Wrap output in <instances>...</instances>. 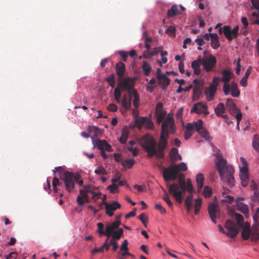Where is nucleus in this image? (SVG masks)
Here are the masks:
<instances>
[{"instance_id":"f257e3e1","label":"nucleus","mask_w":259,"mask_h":259,"mask_svg":"<svg viewBox=\"0 0 259 259\" xmlns=\"http://www.w3.org/2000/svg\"><path fill=\"white\" fill-rule=\"evenodd\" d=\"M175 132L174 118L168 115L161 124L160 136L157 144L155 139L149 135H146L140 139V143L143 149L147 153L148 158L155 156L157 158L164 157L163 151L167 145L169 134Z\"/></svg>"},{"instance_id":"f03ea898","label":"nucleus","mask_w":259,"mask_h":259,"mask_svg":"<svg viewBox=\"0 0 259 259\" xmlns=\"http://www.w3.org/2000/svg\"><path fill=\"white\" fill-rule=\"evenodd\" d=\"M214 156L217 157L215 160V166L221 180L224 182H226L231 187L233 186L235 183L233 167L227 164V160L223 158L219 150L214 154Z\"/></svg>"},{"instance_id":"7ed1b4c3","label":"nucleus","mask_w":259,"mask_h":259,"mask_svg":"<svg viewBox=\"0 0 259 259\" xmlns=\"http://www.w3.org/2000/svg\"><path fill=\"white\" fill-rule=\"evenodd\" d=\"M187 166L184 162H181L179 164L171 165L167 168H164L162 174L165 181H175L178 177L179 171H185Z\"/></svg>"},{"instance_id":"20e7f679","label":"nucleus","mask_w":259,"mask_h":259,"mask_svg":"<svg viewBox=\"0 0 259 259\" xmlns=\"http://www.w3.org/2000/svg\"><path fill=\"white\" fill-rule=\"evenodd\" d=\"M179 187L176 183H174L169 186L168 189L169 194L172 195L176 201L181 203L182 201V195L186 191L187 182L184 180V175L180 174Z\"/></svg>"},{"instance_id":"39448f33","label":"nucleus","mask_w":259,"mask_h":259,"mask_svg":"<svg viewBox=\"0 0 259 259\" xmlns=\"http://www.w3.org/2000/svg\"><path fill=\"white\" fill-rule=\"evenodd\" d=\"M59 175L60 180L64 182L66 190L69 192L72 191L75 182H77V177L73 172L68 171L60 172Z\"/></svg>"},{"instance_id":"423d86ee","label":"nucleus","mask_w":259,"mask_h":259,"mask_svg":"<svg viewBox=\"0 0 259 259\" xmlns=\"http://www.w3.org/2000/svg\"><path fill=\"white\" fill-rule=\"evenodd\" d=\"M202 61L203 69L206 72L212 71L216 66V58L207 51H204Z\"/></svg>"},{"instance_id":"0eeeda50","label":"nucleus","mask_w":259,"mask_h":259,"mask_svg":"<svg viewBox=\"0 0 259 259\" xmlns=\"http://www.w3.org/2000/svg\"><path fill=\"white\" fill-rule=\"evenodd\" d=\"M239 29V28L238 25L235 26L232 30H231L230 26L226 25L224 26L223 28L220 27L219 29V33L220 34L224 33L226 38L229 41H231L237 37Z\"/></svg>"},{"instance_id":"6e6552de","label":"nucleus","mask_w":259,"mask_h":259,"mask_svg":"<svg viewBox=\"0 0 259 259\" xmlns=\"http://www.w3.org/2000/svg\"><path fill=\"white\" fill-rule=\"evenodd\" d=\"M240 160L242 163V165L240 167L239 176L241 180V185L245 187L247 186L249 181L247 162L245 158L242 157H240Z\"/></svg>"},{"instance_id":"1a4fd4ad","label":"nucleus","mask_w":259,"mask_h":259,"mask_svg":"<svg viewBox=\"0 0 259 259\" xmlns=\"http://www.w3.org/2000/svg\"><path fill=\"white\" fill-rule=\"evenodd\" d=\"M221 74L222 76L220 78L221 81L224 82L223 91L224 94L227 96L229 94L230 90V84L229 83V82L231 79L233 74L229 69H224L222 70Z\"/></svg>"},{"instance_id":"9d476101","label":"nucleus","mask_w":259,"mask_h":259,"mask_svg":"<svg viewBox=\"0 0 259 259\" xmlns=\"http://www.w3.org/2000/svg\"><path fill=\"white\" fill-rule=\"evenodd\" d=\"M225 227L228 231L226 235L232 238L236 237L239 232L235 223L232 220H228L226 222Z\"/></svg>"},{"instance_id":"9b49d317","label":"nucleus","mask_w":259,"mask_h":259,"mask_svg":"<svg viewBox=\"0 0 259 259\" xmlns=\"http://www.w3.org/2000/svg\"><path fill=\"white\" fill-rule=\"evenodd\" d=\"M134 79L128 77L121 80L119 83V86L120 88L128 90L130 97L132 96V91L135 90L133 89L134 86Z\"/></svg>"},{"instance_id":"f8f14e48","label":"nucleus","mask_w":259,"mask_h":259,"mask_svg":"<svg viewBox=\"0 0 259 259\" xmlns=\"http://www.w3.org/2000/svg\"><path fill=\"white\" fill-rule=\"evenodd\" d=\"M208 213L211 221L215 224L217 223L216 218L220 215V208L218 203H210L208 207Z\"/></svg>"},{"instance_id":"ddd939ff","label":"nucleus","mask_w":259,"mask_h":259,"mask_svg":"<svg viewBox=\"0 0 259 259\" xmlns=\"http://www.w3.org/2000/svg\"><path fill=\"white\" fill-rule=\"evenodd\" d=\"M191 112H194L198 114H204L205 115L209 114L207 105L202 102H198L194 104Z\"/></svg>"},{"instance_id":"4468645a","label":"nucleus","mask_w":259,"mask_h":259,"mask_svg":"<svg viewBox=\"0 0 259 259\" xmlns=\"http://www.w3.org/2000/svg\"><path fill=\"white\" fill-rule=\"evenodd\" d=\"M105 206L106 213L109 217L114 214V211L121 207V205L117 201H113L112 203L103 202Z\"/></svg>"},{"instance_id":"2eb2a0df","label":"nucleus","mask_w":259,"mask_h":259,"mask_svg":"<svg viewBox=\"0 0 259 259\" xmlns=\"http://www.w3.org/2000/svg\"><path fill=\"white\" fill-rule=\"evenodd\" d=\"M92 141L94 145V148L96 147L100 151L102 150H106L108 152L112 151L111 146L105 140H95L93 139Z\"/></svg>"},{"instance_id":"dca6fc26","label":"nucleus","mask_w":259,"mask_h":259,"mask_svg":"<svg viewBox=\"0 0 259 259\" xmlns=\"http://www.w3.org/2000/svg\"><path fill=\"white\" fill-rule=\"evenodd\" d=\"M226 106L228 108L229 113L236 117V115L241 112L240 109L236 106L233 102L232 99H228L226 101Z\"/></svg>"},{"instance_id":"f3484780","label":"nucleus","mask_w":259,"mask_h":259,"mask_svg":"<svg viewBox=\"0 0 259 259\" xmlns=\"http://www.w3.org/2000/svg\"><path fill=\"white\" fill-rule=\"evenodd\" d=\"M84 190H83L87 194L91 193L92 194L91 198L92 199L97 200L99 198L101 195V193L99 191H96L97 189L91 185H87L84 186Z\"/></svg>"},{"instance_id":"a211bd4d","label":"nucleus","mask_w":259,"mask_h":259,"mask_svg":"<svg viewBox=\"0 0 259 259\" xmlns=\"http://www.w3.org/2000/svg\"><path fill=\"white\" fill-rule=\"evenodd\" d=\"M160 69H158L157 78L159 81V84L162 86L163 90H165L164 88H166L169 84L170 79L164 74H159Z\"/></svg>"},{"instance_id":"6ab92c4d","label":"nucleus","mask_w":259,"mask_h":259,"mask_svg":"<svg viewBox=\"0 0 259 259\" xmlns=\"http://www.w3.org/2000/svg\"><path fill=\"white\" fill-rule=\"evenodd\" d=\"M217 89L215 85H210L208 88L205 89V94L208 101L212 100L214 97Z\"/></svg>"},{"instance_id":"aec40b11","label":"nucleus","mask_w":259,"mask_h":259,"mask_svg":"<svg viewBox=\"0 0 259 259\" xmlns=\"http://www.w3.org/2000/svg\"><path fill=\"white\" fill-rule=\"evenodd\" d=\"M203 121L199 119L198 121L193 122V123H188L187 125L188 126V129H190L193 132L195 131L199 132L202 128Z\"/></svg>"},{"instance_id":"412c9836","label":"nucleus","mask_w":259,"mask_h":259,"mask_svg":"<svg viewBox=\"0 0 259 259\" xmlns=\"http://www.w3.org/2000/svg\"><path fill=\"white\" fill-rule=\"evenodd\" d=\"M125 72V65L121 61L118 62L116 65V72L119 79H121Z\"/></svg>"},{"instance_id":"4be33fe9","label":"nucleus","mask_w":259,"mask_h":259,"mask_svg":"<svg viewBox=\"0 0 259 259\" xmlns=\"http://www.w3.org/2000/svg\"><path fill=\"white\" fill-rule=\"evenodd\" d=\"M52 186L54 192L57 193H58L59 191H61V188L62 187L63 183L58 178L55 177L53 180Z\"/></svg>"},{"instance_id":"5701e85b","label":"nucleus","mask_w":259,"mask_h":259,"mask_svg":"<svg viewBox=\"0 0 259 259\" xmlns=\"http://www.w3.org/2000/svg\"><path fill=\"white\" fill-rule=\"evenodd\" d=\"M214 113L218 117H223L224 114L226 111L225 105L223 103L218 104L217 107L214 108Z\"/></svg>"},{"instance_id":"b1692460","label":"nucleus","mask_w":259,"mask_h":259,"mask_svg":"<svg viewBox=\"0 0 259 259\" xmlns=\"http://www.w3.org/2000/svg\"><path fill=\"white\" fill-rule=\"evenodd\" d=\"M237 210L243 213L245 216L248 215L249 209L247 205L241 202H238L236 203Z\"/></svg>"},{"instance_id":"393cba45","label":"nucleus","mask_w":259,"mask_h":259,"mask_svg":"<svg viewBox=\"0 0 259 259\" xmlns=\"http://www.w3.org/2000/svg\"><path fill=\"white\" fill-rule=\"evenodd\" d=\"M230 84V90L231 93V95L233 97H238L240 95V91L238 90V85L237 83L233 81L231 82Z\"/></svg>"},{"instance_id":"a878e982","label":"nucleus","mask_w":259,"mask_h":259,"mask_svg":"<svg viewBox=\"0 0 259 259\" xmlns=\"http://www.w3.org/2000/svg\"><path fill=\"white\" fill-rule=\"evenodd\" d=\"M161 47H158V48H154L153 49L152 51L151 52L146 51H145L144 54H143V58L145 59H149L151 58L153 56H154L156 55H157L159 52L160 51V49H161Z\"/></svg>"},{"instance_id":"bb28decb","label":"nucleus","mask_w":259,"mask_h":259,"mask_svg":"<svg viewBox=\"0 0 259 259\" xmlns=\"http://www.w3.org/2000/svg\"><path fill=\"white\" fill-rule=\"evenodd\" d=\"M132 96L131 97H129V100H127V97L126 95L124 96L122 98L121 101H120V103H121L123 108L125 109L126 110H128L131 108V100H132Z\"/></svg>"},{"instance_id":"cd10ccee","label":"nucleus","mask_w":259,"mask_h":259,"mask_svg":"<svg viewBox=\"0 0 259 259\" xmlns=\"http://www.w3.org/2000/svg\"><path fill=\"white\" fill-rule=\"evenodd\" d=\"M123 230L122 228H119L117 230H113L111 233V239H114V240H118L123 236Z\"/></svg>"},{"instance_id":"c85d7f7f","label":"nucleus","mask_w":259,"mask_h":259,"mask_svg":"<svg viewBox=\"0 0 259 259\" xmlns=\"http://www.w3.org/2000/svg\"><path fill=\"white\" fill-rule=\"evenodd\" d=\"M98 230L97 232L100 235H104L107 237H110L109 231L107 229V224L106 226V230L104 231V225L102 223H98L97 224Z\"/></svg>"},{"instance_id":"c756f323","label":"nucleus","mask_w":259,"mask_h":259,"mask_svg":"<svg viewBox=\"0 0 259 259\" xmlns=\"http://www.w3.org/2000/svg\"><path fill=\"white\" fill-rule=\"evenodd\" d=\"M196 183L197 185V190L200 192L203 186L204 178L202 174H199L196 176Z\"/></svg>"},{"instance_id":"7c9ffc66","label":"nucleus","mask_w":259,"mask_h":259,"mask_svg":"<svg viewBox=\"0 0 259 259\" xmlns=\"http://www.w3.org/2000/svg\"><path fill=\"white\" fill-rule=\"evenodd\" d=\"M145 120H146V117L138 116L136 115L135 123L139 130H141L143 125H144Z\"/></svg>"},{"instance_id":"2f4dec72","label":"nucleus","mask_w":259,"mask_h":259,"mask_svg":"<svg viewBox=\"0 0 259 259\" xmlns=\"http://www.w3.org/2000/svg\"><path fill=\"white\" fill-rule=\"evenodd\" d=\"M121 222L119 220H116L114 222H113L111 224H107V229L108 231L109 232L110 236H111V233L113 230H115V229H118L119 226L120 225Z\"/></svg>"},{"instance_id":"473e14b6","label":"nucleus","mask_w":259,"mask_h":259,"mask_svg":"<svg viewBox=\"0 0 259 259\" xmlns=\"http://www.w3.org/2000/svg\"><path fill=\"white\" fill-rule=\"evenodd\" d=\"M178 150L176 148H172L169 153V157L172 162L175 163L178 160Z\"/></svg>"},{"instance_id":"72a5a7b5","label":"nucleus","mask_w":259,"mask_h":259,"mask_svg":"<svg viewBox=\"0 0 259 259\" xmlns=\"http://www.w3.org/2000/svg\"><path fill=\"white\" fill-rule=\"evenodd\" d=\"M250 240L252 242H256L259 239V229L257 228L250 231Z\"/></svg>"},{"instance_id":"f704fd0d","label":"nucleus","mask_w":259,"mask_h":259,"mask_svg":"<svg viewBox=\"0 0 259 259\" xmlns=\"http://www.w3.org/2000/svg\"><path fill=\"white\" fill-rule=\"evenodd\" d=\"M251 66L248 67V68L247 69V70L246 71V72L245 73L244 76L243 77V78L240 80V83L242 87H245L247 84V78H248L249 75H250V74L251 73Z\"/></svg>"},{"instance_id":"c9c22d12","label":"nucleus","mask_w":259,"mask_h":259,"mask_svg":"<svg viewBox=\"0 0 259 259\" xmlns=\"http://www.w3.org/2000/svg\"><path fill=\"white\" fill-rule=\"evenodd\" d=\"M132 92V96H133L134 98L133 100V105L134 107L137 109L140 105V98L136 90H133Z\"/></svg>"},{"instance_id":"e433bc0d","label":"nucleus","mask_w":259,"mask_h":259,"mask_svg":"<svg viewBox=\"0 0 259 259\" xmlns=\"http://www.w3.org/2000/svg\"><path fill=\"white\" fill-rule=\"evenodd\" d=\"M135 163V160L133 158H131L123 160L121 164L124 168L130 169Z\"/></svg>"},{"instance_id":"4c0bfd02","label":"nucleus","mask_w":259,"mask_h":259,"mask_svg":"<svg viewBox=\"0 0 259 259\" xmlns=\"http://www.w3.org/2000/svg\"><path fill=\"white\" fill-rule=\"evenodd\" d=\"M202 199L201 198H198L195 200L194 203V211L196 215H197L201 208Z\"/></svg>"},{"instance_id":"58836bf2","label":"nucleus","mask_w":259,"mask_h":259,"mask_svg":"<svg viewBox=\"0 0 259 259\" xmlns=\"http://www.w3.org/2000/svg\"><path fill=\"white\" fill-rule=\"evenodd\" d=\"M179 14L178 12V8L176 5H173L170 9L167 11V14L168 17H172Z\"/></svg>"},{"instance_id":"ea45409f","label":"nucleus","mask_w":259,"mask_h":259,"mask_svg":"<svg viewBox=\"0 0 259 259\" xmlns=\"http://www.w3.org/2000/svg\"><path fill=\"white\" fill-rule=\"evenodd\" d=\"M142 68L145 76H149L150 75L151 71V67L147 62L145 61L143 62V64L142 65Z\"/></svg>"},{"instance_id":"a19ab883","label":"nucleus","mask_w":259,"mask_h":259,"mask_svg":"<svg viewBox=\"0 0 259 259\" xmlns=\"http://www.w3.org/2000/svg\"><path fill=\"white\" fill-rule=\"evenodd\" d=\"M129 132L127 130H123L122 131L121 137L119 138V142L121 144H125L128 137Z\"/></svg>"},{"instance_id":"79ce46f5","label":"nucleus","mask_w":259,"mask_h":259,"mask_svg":"<svg viewBox=\"0 0 259 259\" xmlns=\"http://www.w3.org/2000/svg\"><path fill=\"white\" fill-rule=\"evenodd\" d=\"M252 146L253 148L259 152V136L255 135L252 140Z\"/></svg>"},{"instance_id":"37998d69","label":"nucleus","mask_w":259,"mask_h":259,"mask_svg":"<svg viewBox=\"0 0 259 259\" xmlns=\"http://www.w3.org/2000/svg\"><path fill=\"white\" fill-rule=\"evenodd\" d=\"M191 67L193 69L195 74L198 75L200 74V65L198 64L196 62H192L191 63Z\"/></svg>"},{"instance_id":"c03bdc74","label":"nucleus","mask_w":259,"mask_h":259,"mask_svg":"<svg viewBox=\"0 0 259 259\" xmlns=\"http://www.w3.org/2000/svg\"><path fill=\"white\" fill-rule=\"evenodd\" d=\"M166 114V112L165 111L156 113L157 123H160L163 120L165 117Z\"/></svg>"},{"instance_id":"a18cd8bd","label":"nucleus","mask_w":259,"mask_h":259,"mask_svg":"<svg viewBox=\"0 0 259 259\" xmlns=\"http://www.w3.org/2000/svg\"><path fill=\"white\" fill-rule=\"evenodd\" d=\"M106 80L108 82L109 85L112 88H114L115 85V75L112 73L106 78Z\"/></svg>"},{"instance_id":"49530a36","label":"nucleus","mask_w":259,"mask_h":259,"mask_svg":"<svg viewBox=\"0 0 259 259\" xmlns=\"http://www.w3.org/2000/svg\"><path fill=\"white\" fill-rule=\"evenodd\" d=\"M119 88L120 87L118 85L117 87L115 88L114 91L115 99L116 101V102L118 103H120V99L121 97V91L119 89Z\"/></svg>"},{"instance_id":"de8ad7c7","label":"nucleus","mask_w":259,"mask_h":259,"mask_svg":"<svg viewBox=\"0 0 259 259\" xmlns=\"http://www.w3.org/2000/svg\"><path fill=\"white\" fill-rule=\"evenodd\" d=\"M144 126L146 128L153 130H154V124L152 120L148 117H146V120H145V122L144 123Z\"/></svg>"},{"instance_id":"09e8293b","label":"nucleus","mask_w":259,"mask_h":259,"mask_svg":"<svg viewBox=\"0 0 259 259\" xmlns=\"http://www.w3.org/2000/svg\"><path fill=\"white\" fill-rule=\"evenodd\" d=\"M250 236V230L249 229H244L241 232L242 238L246 240L249 238Z\"/></svg>"},{"instance_id":"8fccbe9b","label":"nucleus","mask_w":259,"mask_h":259,"mask_svg":"<svg viewBox=\"0 0 259 259\" xmlns=\"http://www.w3.org/2000/svg\"><path fill=\"white\" fill-rule=\"evenodd\" d=\"M193 98L199 97L201 93V89L198 85H196L193 88Z\"/></svg>"},{"instance_id":"3c124183","label":"nucleus","mask_w":259,"mask_h":259,"mask_svg":"<svg viewBox=\"0 0 259 259\" xmlns=\"http://www.w3.org/2000/svg\"><path fill=\"white\" fill-rule=\"evenodd\" d=\"M203 196L206 198H208L211 196L212 190L208 186H205L203 191Z\"/></svg>"},{"instance_id":"603ef678","label":"nucleus","mask_w":259,"mask_h":259,"mask_svg":"<svg viewBox=\"0 0 259 259\" xmlns=\"http://www.w3.org/2000/svg\"><path fill=\"white\" fill-rule=\"evenodd\" d=\"M95 173L97 175H106L107 171L102 166H99L95 170Z\"/></svg>"},{"instance_id":"864d4df0","label":"nucleus","mask_w":259,"mask_h":259,"mask_svg":"<svg viewBox=\"0 0 259 259\" xmlns=\"http://www.w3.org/2000/svg\"><path fill=\"white\" fill-rule=\"evenodd\" d=\"M250 20L252 21V24L259 25V17L255 12H254L251 14Z\"/></svg>"},{"instance_id":"5fc2aeb1","label":"nucleus","mask_w":259,"mask_h":259,"mask_svg":"<svg viewBox=\"0 0 259 259\" xmlns=\"http://www.w3.org/2000/svg\"><path fill=\"white\" fill-rule=\"evenodd\" d=\"M193 133L194 132L190 129H188V126L186 125V130L184 133L185 140H188L193 135Z\"/></svg>"},{"instance_id":"6e6d98bb","label":"nucleus","mask_w":259,"mask_h":259,"mask_svg":"<svg viewBox=\"0 0 259 259\" xmlns=\"http://www.w3.org/2000/svg\"><path fill=\"white\" fill-rule=\"evenodd\" d=\"M139 219L142 222L145 227H147L148 218L145 213H141L139 217Z\"/></svg>"},{"instance_id":"4d7b16f0","label":"nucleus","mask_w":259,"mask_h":259,"mask_svg":"<svg viewBox=\"0 0 259 259\" xmlns=\"http://www.w3.org/2000/svg\"><path fill=\"white\" fill-rule=\"evenodd\" d=\"M193 193H189L187 195L186 200L185 201V203L186 205H188V206H190V203H192V199H193Z\"/></svg>"},{"instance_id":"13d9d810","label":"nucleus","mask_w":259,"mask_h":259,"mask_svg":"<svg viewBox=\"0 0 259 259\" xmlns=\"http://www.w3.org/2000/svg\"><path fill=\"white\" fill-rule=\"evenodd\" d=\"M186 191H187L189 193H193L194 191L193 187L190 180H188L187 181Z\"/></svg>"},{"instance_id":"bf43d9fd","label":"nucleus","mask_w":259,"mask_h":259,"mask_svg":"<svg viewBox=\"0 0 259 259\" xmlns=\"http://www.w3.org/2000/svg\"><path fill=\"white\" fill-rule=\"evenodd\" d=\"M234 217H235L236 220L237 221L238 224L240 225L241 223L244 220L243 217L241 214H240L239 213H234Z\"/></svg>"},{"instance_id":"052dcab7","label":"nucleus","mask_w":259,"mask_h":259,"mask_svg":"<svg viewBox=\"0 0 259 259\" xmlns=\"http://www.w3.org/2000/svg\"><path fill=\"white\" fill-rule=\"evenodd\" d=\"M163 199L165 201L169 207H172V202L171 201L169 196L166 193L163 196Z\"/></svg>"},{"instance_id":"680f3d73","label":"nucleus","mask_w":259,"mask_h":259,"mask_svg":"<svg viewBox=\"0 0 259 259\" xmlns=\"http://www.w3.org/2000/svg\"><path fill=\"white\" fill-rule=\"evenodd\" d=\"M155 208L159 211L161 214H164L166 213L165 209L159 203H156L155 205Z\"/></svg>"},{"instance_id":"e2e57ef3","label":"nucleus","mask_w":259,"mask_h":259,"mask_svg":"<svg viewBox=\"0 0 259 259\" xmlns=\"http://www.w3.org/2000/svg\"><path fill=\"white\" fill-rule=\"evenodd\" d=\"M198 133L201 135V136L204 139L208 140L209 138V136L208 133L206 131L203 129H201Z\"/></svg>"},{"instance_id":"0e129e2a","label":"nucleus","mask_w":259,"mask_h":259,"mask_svg":"<svg viewBox=\"0 0 259 259\" xmlns=\"http://www.w3.org/2000/svg\"><path fill=\"white\" fill-rule=\"evenodd\" d=\"M110 245L112 246V249L113 251H115L118 248V244L117 241L114 240V239L110 240Z\"/></svg>"},{"instance_id":"69168bd1","label":"nucleus","mask_w":259,"mask_h":259,"mask_svg":"<svg viewBox=\"0 0 259 259\" xmlns=\"http://www.w3.org/2000/svg\"><path fill=\"white\" fill-rule=\"evenodd\" d=\"M118 54L122 57V59L123 61H126L128 57V53L123 51H120L118 52Z\"/></svg>"},{"instance_id":"338daca9","label":"nucleus","mask_w":259,"mask_h":259,"mask_svg":"<svg viewBox=\"0 0 259 259\" xmlns=\"http://www.w3.org/2000/svg\"><path fill=\"white\" fill-rule=\"evenodd\" d=\"M252 6L251 9H254L256 10H259V0H251Z\"/></svg>"},{"instance_id":"774afa93","label":"nucleus","mask_w":259,"mask_h":259,"mask_svg":"<svg viewBox=\"0 0 259 259\" xmlns=\"http://www.w3.org/2000/svg\"><path fill=\"white\" fill-rule=\"evenodd\" d=\"M17 257V253L16 252H12L9 255L6 256V259H16Z\"/></svg>"}]
</instances>
